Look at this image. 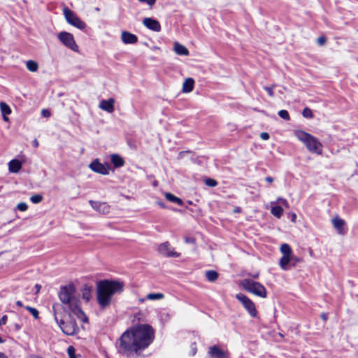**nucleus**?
<instances>
[{"mask_svg":"<svg viewBox=\"0 0 358 358\" xmlns=\"http://www.w3.org/2000/svg\"><path fill=\"white\" fill-rule=\"evenodd\" d=\"M322 318L324 320H327V315L324 314V313H322V315H321Z\"/></svg>","mask_w":358,"mask_h":358,"instance_id":"5fc2aeb1","label":"nucleus"},{"mask_svg":"<svg viewBox=\"0 0 358 358\" xmlns=\"http://www.w3.org/2000/svg\"><path fill=\"white\" fill-rule=\"evenodd\" d=\"M205 276L209 282H213L218 278L219 274L215 271L208 270L206 272Z\"/></svg>","mask_w":358,"mask_h":358,"instance_id":"b1692460","label":"nucleus"},{"mask_svg":"<svg viewBox=\"0 0 358 358\" xmlns=\"http://www.w3.org/2000/svg\"><path fill=\"white\" fill-rule=\"evenodd\" d=\"M4 343V340L1 337H0V343Z\"/></svg>","mask_w":358,"mask_h":358,"instance_id":"bf43d9fd","label":"nucleus"},{"mask_svg":"<svg viewBox=\"0 0 358 358\" xmlns=\"http://www.w3.org/2000/svg\"><path fill=\"white\" fill-rule=\"evenodd\" d=\"M260 137L262 140H268L270 137L269 134L266 132H262L260 134Z\"/></svg>","mask_w":358,"mask_h":358,"instance_id":"c03bdc74","label":"nucleus"},{"mask_svg":"<svg viewBox=\"0 0 358 358\" xmlns=\"http://www.w3.org/2000/svg\"><path fill=\"white\" fill-rule=\"evenodd\" d=\"M185 242L186 243H191V244H194L195 242H196V240L193 237H185Z\"/></svg>","mask_w":358,"mask_h":358,"instance_id":"79ce46f5","label":"nucleus"},{"mask_svg":"<svg viewBox=\"0 0 358 358\" xmlns=\"http://www.w3.org/2000/svg\"><path fill=\"white\" fill-rule=\"evenodd\" d=\"M205 184L208 187H213L217 185V182L214 179L208 178L205 180Z\"/></svg>","mask_w":358,"mask_h":358,"instance_id":"f704fd0d","label":"nucleus"},{"mask_svg":"<svg viewBox=\"0 0 358 358\" xmlns=\"http://www.w3.org/2000/svg\"><path fill=\"white\" fill-rule=\"evenodd\" d=\"M61 330L66 335L73 336L79 331V328L74 319L69 315L68 317L58 324Z\"/></svg>","mask_w":358,"mask_h":358,"instance_id":"423d86ee","label":"nucleus"},{"mask_svg":"<svg viewBox=\"0 0 358 358\" xmlns=\"http://www.w3.org/2000/svg\"><path fill=\"white\" fill-rule=\"evenodd\" d=\"M26 66H27V69L29 71H31V72H35L38 69V64L36 62L33 61V60L27 61V64H26Z\"/></svg>","mask_w":358,"mask_h":358,"instance_id":"c85d7f7f","label":"nucleus"},{"mask_svg":"<svg viewBox=\"0 0 358 358\" xmlns=\"http://www.w3.org/2000/svg\"><path fill=\"white\" fill-rule=\"evenodd\" d=\"M114 103L115 100L113 98L108 100L103 99L99 103V108L103 110L110 113L114 111Z\"/></svg>","mask_w":358,"mask_h":358,"instance_id":"f3484780","label":"nucleus"},{"mask_svg":"<svg viewBox=\"0 0 358 358\" xmlns=\"http://www.w3.org/2000/svg\"><path fill=\"white\" fill-rule=\"evenodd\" d=\"M42 115H43V117H48L50 115V113L49 110H48L46 109H43L42 110Z\"/></svg>","mask_w":358,"mask_h":358,"instance_id":"49530a36","label":"nucleus"},{"mask_svg":"<svg viewBox=\"0 0 358 358\" xmlns=\"http://www.w3.org/2000/svg\"><path fill=\"white\" fill-rule=\"evenodd\" d=\"M110 161L115 168H120L124 165V161L123 158L117 154L111 155Z\"/></svg>","mask_w":358,"mask_h":358,"instance_id":"6ab92c4d","label":"nucleus"},{"mask_svg":"<svg viewBox=\"0 0 358 358\" xmlns=\"http://www.w3.org/2000/svg\"><path fill=\"white\" fill-rule=\"evenodd\" d=\"M155 329L148 324L132 327L125 331L117 341L118 353L128 358H137L154 341Z\"/></svg>","mask_w":358,"mask_h":358,"instance_id":"f257e3e1","label":"nucleus"},{"mask_svg":"<svg viewBox=\"0 0 358 358\" xmlns=\"http://www.w3.org/2000/svg\"><path fill=\"white\" fill-rule=\"evenodd\" d=\"M83 298L88 301L90 299V290L85 289L83 293Z\"/></svg>","mask_w":358,"mask_h":358,"instance_id":"4c0bfd02","label":"nucleus"},{"mask_svg":"<svg viewBox=\"0 0 358 358\" xmlns=\"http://www.w3.org/2000/svg\"><path fill=\"white\" fill-rule=\"evenodd\" d=\"M278 202L279 203L282 204V206H284L285 208H289V203H288L287 201L285 199L279 198L278 199Z\"/></svg>","mask_w":358,"mask_h":358,"instance_id":"a19ab883","label":"nucleus"},{"mask_svg":"<svg viewBox=\"0 0 358 358\" xmlns=\"http://www.w3.org/2000/svg\"><path fill=\"white\" fill-rule=\"evenodd\" d=\"M58 38L68 48L75 52L78 51V46L74 40L73 34L71 33L62 31L58 34Z\"/></svg>","mask_w":358,"mask_h":358,"instance_id":"1a4fd4ad","label":"nucleus"},{"mask_svg":"<svg viewBox=\"0 0 358 358\" xmlns=\"http://www.w3.org/2000/svg\"><path fill=\"white\" fill-rule=\"evenodd\" d=\"M209 358H227L228 353L216 345H213L208 350Z\"/></svg>","mask_w":358,"mask_h":358,"instance_id":"2eb2a0df","label":"nucleus"},{"mask_svg":"<svg viewBox=\"0 0 358 358\" xmlns=\"http://www.w3.org/2000/svg\"><path fill=\"white\" fill-rule=\"evenodd\" d=\"M317 44L323 45L326 43V38L324 36H320L317 40Z\"/></svg>","mask_w":358,"mask_h":358,"instance_id":"37998d69","label":"nucleus"},{"mask_svg":"<svg viewBox=\"0 0 358 358\" xmlns=\"http://www.w3.org/2000/svg\"><path fill=\"white\" fill-rule=\"evenodd\" d=\"M159 252L166 257H178L180 253L173 251V248L170 245L169 242L162 243L158 248Z\"/></svg>","mask_w":358,"mask_h":358,"instance_id":"f8f14e48","label":"nucleus"},{"mask_svg":"<svg viewBox=\"0 0 358 358\" xmlns=\"http://www.w3.org/2000/svg\"><path fill=\"white\" fill-rule=\"evenodd\" d=\"M0 358H8L4 353L0 352Z\"/></svg>","mask_w":358,"mask_h":358,"instance_id":"603ef678","label":"nucleus"},{"mask_svg":"<svg viewBox=\"0 0 358 358\" xmlns=\"http://www.w3.org/2000/svg\"><path fill=\"white\" fill-rule=\"evenodd\" d=\"M265 180H266V182H268L271 183V182H273V180H273V178L272 177H271V176H267V177H266V178H265Z\"/></svg>","mask_w":358,"mask_h":358,"instance_id":"09e8293b","label":"nucleus"},{"mask_svg":"<svg viewBox=\"0 0 358 358\" xmlns=\"http://www.w3.org/2000/svg\"><path fill=\"white\" fill-rule=\"evenodd\" d=\"M75 351V348L73 346H69L68 348L67 353L69 356V358L76 357Z\"/></svg>","mask_w":358,"mask_h":358,"instance_id":"e433bc0d","label":"nucleus"},{"mask_svg":"<svg viewBox=\"0 0 358 358\" xmlns=\"http://www.w3.org/2000/svg\"><path fill=\"white\" fill-rule=\"evenodd\" d=\"M16 208L20 211H25L28 208V205L24 202H21L17 205Z\"/></svg>","mask_w":358,"mask_h":358,"instance_id":"c9c22d12","label":"nucleus"},{"mask_svg":"<svg viewBox=\"0 0 358 358\" xmlns=\"http://www.w3.org/2000/svg\"><path fill=\"white\" fill-rule=\"evenodd\" d=\"M52 310L54 313L55 320L57 324L68 317L64 307L59 303L53 304Z\"/></svg>","mask_w":358,"mask_h":358,"instance_id":"9d476101","label":"nucleus"},{"mask_svg":"<svg viewBox=\"0 0 358 358\" xmlns=\"http://www.w3.org/2000/svg\"><path fill=\"white\" fill-rule=\"evenodd\" d=\"M157 203H158V205H159L161 208H165V204H164L163 202H162V201H159V202H157Z\"/></svg>","mask_w":358,"mask_h":358,"instance_id":"3c124183","label":"nucleus"},{"mask_svg":"<svg viewBox=\"0 0 358 358\" xmlns=\"http://www.w3.org/2000/svg\"><path fill=\"white\" fill-rule=\"evenodd\" d=\"M271 213L277 218H280L283 213V209L280 206H275L271 208Z\"/></svg>","mask_w":358,"mask_h":358,"instance_id":"a878e982","label":"nucleus"},{"mask_svg":"<svg viewBox=\"0 0 358 358\" xmlns=\"http://www.w3.org/2000/svg\"><path fill=\"white\" fill-rule=\"evenodd\" d=\"M43 200V196L41 194H34L30 197V201L33 203H38Z\"/></svg>","mask_w":358,"mask_h":358,"instance_id":"7c9ffc66","label":"nucleus"},{"mask_svg":"<svg viewBox=\"0 0 358 358\" xmlns=\"http://www.w3.org/2000/svg\"><path fill=\"white\" fill-rule=\"evenodd\" d=\"M143 24L145 27H146L148 29L159 32L161 31V25L159 22L153 18L150 17H145L143 20Z\"/></svg>","mask_w":358,"mask_h":358,"instance_id":"4468645a","label":"nucleus"},{"mask_svg":"<svg viewBox=\"0 0 358 358\" xmlns=\"http://www.w3.org/2000/svg\"><path fill=\"white\" fill-rule=\"evenodd\" d=\"M164 298V295L162 293H150L147 294L146 299L148 300H160Z\"/></svg>","mask_w":358,"mask_h":358,"instance_id":"cd10ccee","label":"nucleus"},{"mask_svg":"<svg viewBox=\"0 0 358 358\" xmlns=\"http://www.w3.org/2000/svg\"><path fill=\"white\" fill-rule=\"evenodd\" d=\"M278 115L285 120H289L290 119L289 113L286 110H280L278 112Z\"/></svg>","mask_w":358,"mask_h":358,"instance_id":"473e14b6","label":"nucleus"},{"mask_svg":"<svg viewBox=\"0 0 358 358\" xmlns=\"http://www.w3.org/2000/svg\"><path fill=\"white\" fill-rule=\"evenodd\" d=\"M0 109L3 115V119L5 120H8V117L6 116V115H9L11 113V110L10 107L4 102L0 103Z\"/></svg>","mask_w":358,"mask_h":358,"instance_id":"393cba45","label":"nucleus"},{"mask_svg":"<svg viewBox=\"0 0 358 358\" xmlns=\"http://www.w3.org/2000/svg\"><path fill=\"white\" fill-rule=\"evenodd\" d=\"M296 214H294H294L292 215V222H294V221H295V220H296Z\"/></svg>","mask_w":358,"mask_h":358,"instance_id":"6e6d98bb","label":"nucleus"},{"mask_svg":"<svg viewBox=\"0 0 358 358\" xmlns=\"http://www.w3.org/2000/svg\"><path fill=\"white\" fill-rule=\"evenodd\" d=\"M302 115L304 117H306V118H312L313 117L312 110L308 107H306L303 110Z\"/></svg>","mask_w":358,"mask_h":358,"instance_id":"2f4dec72","label":"nucleus"},{"mask_svg":"<svg viewBox=\"0 0 358 358\" xmlns=\"http://www.w3.org/2000/svg\"><path fill=\"white\" fill-rule=\"evenodd\" d=\"M22 168V163L17 159H12L8 163V169L11 173H17Z\"/></svg>","mask_w":358,"mask_h":358,"instance_id":"412c9836","label":"nucleus"},{"mask_svg":"<svg viewBox=\"0 0 358 358\" xmlns=\"http://www.w3.org/2000/svg\"><path fill=\"white\" fill-rule=\"evenodd\" d=\"M36 287L37 290H38V291H39V289H40V288H41V285H36Z\"/></svg>","mask_w":358,"mask_h":358,"instance_id":"13d9d810","label":"nucleus"},{"mask_svg":"<svg viewBox=\"0 0 358 358\" xmlns=\"http://www.w3.org/2000/svg\"><path fill=\"white\" fill-rule=\"evenodd\" d=\"M241 285L245 291L257 296L266 298L267 296L265 287L259 282L254 281L251 279H243Z\"/></svg>","mask_w":358,"mask_h":358,"instance_id":"39448f33","label":"nucleus"},{"mask_svg":"<svg viewBox=\"0 0 358 358\" xmlns=\"http://www.w3.org/2000/svg\"><path fill=\"white\" fill-rule=\"evenodd\" d=\"M26 309L31 313V315L34 316L35 319L38 318V311L36 308L30 306H27Z\"/></svg>","mask_w":358,"mask_h":358,"instance_id":"72a5a7b5","label":"nucleus"},{"mask_svg":"<svg viewBox=\"0 0 358 358\" xmlns=\"http://www.w3.org/2000/svg\"><path fill=\"white\" fill-rule=\"evenodd\" d=\"M59 298L62 303L68 305L71 311L83 322L87 321L80 306V299L76 296V289L73 284L62 286L59 292Z\"/></svg>","mask_w":358,"mask_h":358,"instance_id":"7ed1b4c3","label":"nucleus"},{"mask_svg":"<svg viewBox=\"0 0 358 358\" xmlns=\"http://www.w3.org/2000/svg\"><path fill=\"white\" fill-rule=\"evenodd\" d=\"M252 277H253L254 278H258V277H259V273H256V274L253 275H252Z\"/></svg>","mask_w":358,"mask_h":358,"instance_id":"4d7b16f0","label":"nucleus"},{"mask_svg":"<svg viewBox=\"0 0 358 358\" xmlns=\"http://www.w3.org/2000/svg\"><path fill=\"white\" fill-rule=\"evenodd\" d=\"M165 197L168 201H169L172 203H176L179 206H182V204H183V201L181 199L176 196L175 195H173L171 193H169V192L166 193Z\"/></svg>","mask_w":358,"mask_h":358,"instance_id":"5701e85b","label":"nucleus"},{"mask_svg":"<svg viewBox=\"0 0 358 358\" xmlns=\"http://www.w3.org/2000/svg\"><path fill=\"white\" fill-rule=\"evenodd\" d=\"M63 13L67 22L75 27L83 30L86 27V24L82 21L69 8H64Z\"/></svg>","mask_w":358,"mask_h":358,"instance_id":"0eeeda50","label":"nucleus"},{"mask_svg":"<svg viewBox=\"0 0 358 358\" xmlns=\"http://www.w3.org/2000/svg\"><path fill=\"white\" fill-rule=\"evenodd\" d=\"M236 297L241 303L244 308L248 311L251 317H257V310L256 309V306L250 299L241 293L236 294Z\"/></svg>","mask_w":358,"mask_h":358,"instance_id":"6e6552de","label":"nucleus"},{"mask_svg":"<svg viewBox=\"0 0 358 358\" xmlns=\"http://www.w3.org/2000/svg\"><path fill=\"white\" fill-rule=\"evenodd\" d=\"M7 315H3L1 318H0V326L4 325L7 322Z\"/></svg>","mask_w":358,"mask_h":358,"instance_id":"a18cd8bd","label":"nucleus"},{"mask_svg":"<svg viewBox=\"0 0 358 358\" xmlns=\"http://www.w3.org/2000/svg\"><path fill=\"white\" fill-rule=\"evenodd\" d=\"M194 80L192 78L185 79L182 84V92L185 93L191 92L194 89Z\"/></svg>","mask_w":358,"mask_h":358,"instance_id":"aec40b11","label":"nucleus"},{"mask_svg":"<svg viewBox=\"0 0 358 358\" xmlns=\"http://www.w3.org/2000/svg\"><path fill=\"white\" fill-rule=\"evenodd\" d=\"M296 136L304 143L310 152L318 155L322 154V145L315 136L301 130L296 132Z\"/></svg>","mask_w":358,"mask_h":358,"instance_id":"20e7f679","label":"nucleus"},{"mask_svg":"<svg viewBox=\"0 0 358 358\" xmlns=\"http://www.w3.org/2000/svg\"><path fill=\"white\" fill-rule=\"evenodd\" d=\"M124 282L117 280H103L96 285V299L101 308L108 307L112 301V297L116 294H120L124 290Z\"/></svg>","mask_w":358,"mask_h":358,"instance_id":"f03ea898","label":"nucleus"},{"mask_svg":"<svg viewBox=\"0 0 358 358\" xmlns=\"http://www.w3.org/2000/svg\"><path fill=\"white\" fill-rule=\"evenodd\" d=\"M280 251L283 255L286 256H290L292 253V249L290 246L287 243H284L280 246Z\"/></svg>","mask_w":358,"mask_h":358,"instance_id":"c756f323","label":"nucleus"},{"mask_svg":"<svg viewBox=\"0 0 358 358\" xmlns=\"http://www.w3.org/2000/svg\"><path fill=\"white\" fill-rule=\"evenodd\" d=\"M174 51L178 55L187 56L189 55L187 48L178 42H176L174 44Z\"/></svg>","mask_w":358,"mask_h":358,"instance_id":"4be33fe9","label":"nucleus"},{"mask_svg":"<svg viewBox=\"0 0 358 358\" xmlns=\"http://www.w3.org/2000/svg\"><path fill=\"white\" fill-rule=\"evenodd\" d=\"M274 87L275 86L273 85L272 87H264V90H266L268 94L271 97H273L274 96V92L273 91V89Z\"/></svg>","mask_w":358,"mask_h":358,"instance_id":"ea45409f","label":"nucleus"},{"mask_svg":"<svg viewBox=\"0 0 358 358\" xmlns=\"http://www.w3.org/2000/svg\"><path fill=\"white\" fill-rule=\"evenodd\" d=\"M89 167L94 172L102 175L109 174V168L107 164H101L98 159L93 160L89 165Z\"/></svg>","mask_w":358,"mask_h":358,"instance_id":"9b49d317","label":"nucleus"},{"mask_svg":"<svg viewBox=\"0 0 358 358\" xmlns=\"http://www.w3.org/2000/svg\"><path fill=\"white\" fill-rule=\"evenodd\" d=\"M16 305L20 306V307H22V303L20 301H16Z\"/></svg>","mask_w":358,"mask_h":358,"instance_id":"864d4df0","label":"nucleus"},{"mask_svg":"<svg viewBox=\"0 0 358 358\" xmlns=\"http://www.w3.org/2000/svg\"><path fill=\"white\" fill-rule=\"evenodd\" d=\"M141 3L148 4L150 7H152L156 3L157 0H138Z\"/></svg>","mask_w":358,"mask_h":358,"instance_id":"58836bf2","label":"nucleus"},{"mask_svg":"<svg viewBox=\"0 0 358 358\" xmlns=\"http://www.w3.org/2000/svg\"><path fill=\"white\" fill-rule=\"evenodd\" d=\"M332 223L334 228L339 234L343 235L347 232V229L345 228V222L343 220L336 217L332 220Z\"/></svg>","mask_w":358,"mask_h":358,"instance_id":"dca6fc26","label":"nucleus"},{"mask_svg":"<svg viewBox=\"0 0 358 358\" xmlns=\"http://www.w3.org/2000/svg\"><path fill=\"white\" fill-rule=\"evenodd\" d=\"M39 143L37 139H34L33 141V145L34 148H37L38 146Z\"/></svg>","mask_w":358,"mask_h":358,"instance_id":"8fccbe9b","label":"nucleus"},{"mask_svg":"<svg viewBox=\"0 0 358 358\" xmlns=\"http://www.w3.org/2000/svg\"><path fill=\"white\" fill-rule=\"evenodd\" d=\"M121 39L125 44H134L138 41V38L135 34L126 31L122 32Z\"/></svg>","mask_w":358,"mask_h":358,"instance_id":"a211bd4d","label":"nucleus"},{"mask_svg":"<svg viewBox=\"0 0 358 358\" xmlns=\"http://www.w3.org/2000/svg\"><path fill=\"white\" fill-rule=\"evenodd\" d=\"M71 358H76V357H71Z\"/></svg>","mask_w":358,"mask_h":358,"instance_id":"052dcab7","label":"nucleus"},{"mask_svg":"<svg viewBox=\"0 0 358 358\" xmlns=\"http://www.w3.org/2000/svg\"><path fill=\"white\" fill-rule=\"evenodd\" d=\"M89 203L94 210L100 213L108 214L110 212V206L105 202L90 200Z\"/></svg>","mask_w":358,"mask_h":358,"instance_id":"ddd939ff","label":"nucleus"},{"mask_svg":"<svg viewBox=\"0 0 358 358\" xmlns=\"http://www.w3.org/2000/svg\"><path fill=\"white\" fill-rule=\"evenodd\" d=\"M293 259L290 256L283 255L280 260V266L283 270H287V266L290 262L291 259Z\"/></svg>","mask_w":358,"mask_h":358,"instance_id":"bb28decb","label":"nucleus"},{"mask_svg":"<svg viewBox=\"0 0 358 358\" xmlns=\"http://www.w3.org/2000/svg\"><path fill=\"white\" fill-rule=\"evenodd\" d=\"M21 327H22V325L18 323H15L13 324V330L15 331H18L21 329Z\"/></svg>","mask_w":358,"mask_h":358,"instance_id":"de8ad7c7","label":"nucleus"}]
</instances>
